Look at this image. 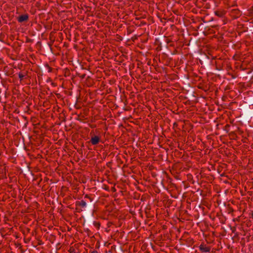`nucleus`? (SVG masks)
<instances>
[{"label":"nucleus","instance_id":"nucleus-1","mask_svg":"<svg viewBox=\"0 0 253 253\" xmlns=\"http://www.w3.org/2000/svg\"><path fill=\"white\" fill-rule=\"evenodd\" d=\"M136 68L135 69V64H129V69L132 72H135L138 75L143 74L146 70H145L143 68V64H136Z\"/></svg>","mask_w":253,"mask_h":253},{"label":"nucleus","instance_id":"nucleus-2","mask_svg":"<svg viewBox=\"0 0 253 253\" xmlns=\"http://www.w3.org/2000/svg\"><path fill=\"white\" fill-rule=\"evenodd\" d=\"M100 141V137L97 135H93L91 137L89 142H90L92 145H95L98 144Z\"/></svg>","mask_w":253,"mask_h":253},{"label":"nucleus","instance_id":"nucleus-3","mask_svg":"<svg viewBox=\"0 0 253 253\" xmlns=\"http://www.w3.org/2000/svg\"><path fill=\"white\" fill-rule=\"evenodd\" d=\"M199 250L202 253H208L210 252L211 248L207 247L204 243H202L199 246Z\"/></svg>","mask_w":253,"mask_h":253},{"label":"nucleus","instance_id":"nucleus-4","mask_svg":"<svg viewBox=\"0 0 253 253\" xmlns=\"http://www.w3.org/2000/svg\"><path fill=\"white\" fill-rule=\"evenodd\" d=\"M76 205L77 206L81 207L82 208H85L86 206V202L84 200L76 201Z\"/></svg>","mask_w":253,"mask_h":253},{"label":"nucleus","instance_id":"nucleus-5","mask_svg":"<svg viewBox=\"0 0 253 253\" xmlns=\"http://www.w3.org/2000/svg\"><path fill=\"white\" fill-rule=\"evenodd\" d=\"M28 16L27 15H22L19 17L18 21L20 22H22L25 21L28 19Z\"/></svg>","mask_w":253,"mask_h":253},{"label":"nucleus","instance_id":"nucleus-6","mask_svg":"<svg viewBox=\"0 0 253 253\" xmlns=\"http://www.w3.org/2000/svg\"><path fill=\"white\" fill-rule=\"evenodd\" d=\"M45 70H47L48 73L53 72L56 69H53L49 66V64L44 65Z\"/></svg>","mask_w":253,"mask_h":253},{"label":"nucleus","instance_id":"nucleus-7","mask_svg":"<svg viewBox=\"0 0 253 253\" xmlns=\"http://www.w3.org/2000/svg\"><path fill=\"white\" fill-rule=\"evenodd\" d=\"M64 76L65 77H69L70 75V70L68 68H66L64 70Z\"/></svg>","mask_w":253,"mask_h":253},{"label":"nucleus","instance_id":"nucleus-8","mask_svg":"<svg viewBox=\"0 0 253 253\" xmlns=\"http://www.w3.org/2000/svg\"><path fill=\"white\" fill-rule=\"evenodd\" d=\"M24 76H25V75L22 73H19L18 74V77H19V79H20V80H22Z\"/></svg>","mask_w":253,"mask_h":253},{"label":"nucleus","instance_id":"nucleus-9","mask_svg":"<svg viewBox=\"0 0 253 253\" xmlns=\"http://www.w3.org/2000/svg\"><path fill=\"white\" fill-rule=\"evenodd\" d=\"M93 224H94V225L95 227H97V228H99V226H100V223H99V222H96V221H94V222H93Z\"/></svg>","mask_w":253,"mask_h":253},{"label":"nucleus","instance_id":"nucleus-10","mask_svg":"<svg viewBox=\"0 0 253 253\" xmlns=\"http://www.w3.org/2000/svg\"><path fill=\"white\" fill-rule=\"evenodd\" d=\"M69 252L70 253H75V250L73 247H71L69 249Z\"/></svg>","mask_w":253,"mask_h":253},{"label":"nucleus","instance_id":"nucleus-11","mask_svg":"<svg viewBox=\"0 0 253 253\" xmlns=\"http://www.w3.org/2000/svg\"><path fill=\"white\" fill-rule=\"evenodd\" d=\"M215 67H216V69H217L218 70H220V69H221V64H215Z\"/></svg>","mask_w":253,"mask_h":253},{"label":"nucleus","instance_id":"nucleus-12","mask_svg":"<svg viewBox=\"0 0 253 253\" xmlns=\"http://www.w3.org/2000/svg\"><path fill=\"white\" fill-rule=\"evenodd\" d=\"M84 199H89V201H90V202H91V201H92V198H90L89 196H88L87 195H86L85 196V197H84Z\"/></svg>","mask_w":253,"mask_h":253},{"label":"nucleus","instance_id":"nucleus-13","mask_svg":"<svg viewBox=\"0 0 253 253\" xmlns=\"http://www.w3.org/2000/svg\"><path fill=\"white\" fill-rule=\"evenodd\" d=\"M85 64H80L81 67L82 69H85L87 70V68L86 67H84V65Z\"/></svg>","mask_w":253,"mask_h":253},{"label":"nucleus","instance_id":"nucleus-14","mask_svg":"<svg viewBox=\"0 0 253 253\" xmlns=\"http://www.w3.org/2000/svg\"><path fill=\"white\" fill-rule=\"evenodd\" d=\"M90 127L91 128H95L96 127V125H91L90 126Z\"/></svg>","mask_w":253,"mask_h":253},{"label":"nucleus","instance_id":"nucleus-15","mask_svg":"<svg viewBox=\"0 0 253 253\" xmlns=\"http://www.w3.org/2000/svg\"><path fill=\"white\" fill-rule=\"evenodd\" d=\"M152 65L153 66V67H154V68H155L156 70H157V67H156V66H158V64H152Z\"/></svg>","mask_w":253,"mask_h":253},{"label":"nucleus","instance_id":"nucleus-16","mask_svg":"<svg viewBox=\"0 0 253 253\" xmlns=\"http://www.w3.org/2000/svg\"><path fill=\"white\" fill-rule=\"evenodd\" d=\"M251 218L253 219V211L252 213Z\"/></svg>","mask_w":253,"mask_h":253},{"label":"nucleus","instance_id":"nucleus-17","mask_svg":"<svg viewBox=\"0 0 253 253\" xmlns=\"http://www.w3.org/2000/svg\"><path fill=\"white\" fill-rule=\"evenodd\" d=\"M243 65L244 64H240V68H243Z\"/></svg>","mask_w":253,"mask_h":253},{"label":"nucleus","instance_id":"nucleus-18","mask_svg":"<svg viewBox=\"0 0 253 253\" xmlns=\"http://www.w3.org/2000/svg\"><path fill=\"white\" fill-rule=\"evenodd\" d=\"M199 87V88L203 89L202 86H200V85L199 86V87Z\"/></svg>","mask_w":253,"mask_h":253},{"label":"nucleus","instance_id":"nucleus-19","mask_svg":"<svg viewBox=\"0 0 253 253\" xmlns=\"http://www.w3.org/2000/svg\"><path fill=\"white\" fill-rule=\"evenodd\" d=\"M250 72H251V70H250L249 71H248V72H247V73H248V74H249Z\"/></svg>","mask_w":253,"mask_h":253},{"label":"nucleus","instance_id":"nucleus-20","mask_svg":"<svg viewBox=\"0 0 253 253\" xmlns=\"http://www.w3.org/2000/svg\"><path fill=\"white\" fill-rule=\"evenodd\" d=\"M84 77H85V74H84V75H83V78H84Z\"/></svg>","mask_w":253,"mask_h":253}]
</instances>
